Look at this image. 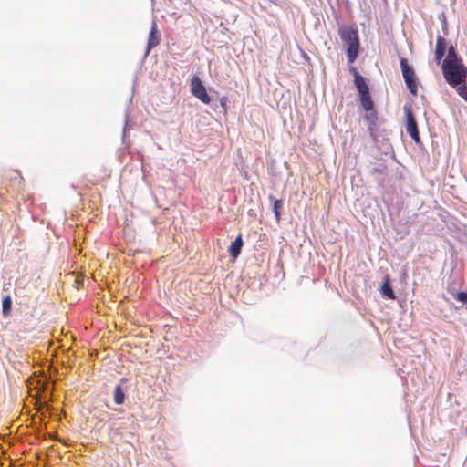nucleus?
Here are the masks:
<instances>
[{
  "mask_svg": "<svg viewBox=\"0 0 467 467\" xmlns=\"http://www.w3.org/2000/svg\"><path fill=\"white\" fill-rule=\"evenodd\" d=\"M384 283L381 286V293L383 296H387L389 299H395V293L389 285V277L386 275L384 278Z\"/></svg>",
  "mask_w": 467,
  "mask_h": 467,
  "instance_id": "10",
  "label": "nucleus"
},
{
  "mask_svg": "<svg viewBox=\"0 0 467 467\" xmlns=\"http://www.w3.org/2000/svg\"><path fill=\"white\" fill-rule=\"evenodd\" d=\"M447 48V41L444 37L438 36L436 39V47L434 57L437 64H440L442 60Z\"/></svg>",
  "mask_w": 467,
  "mask_h": 467,
  "instance_id": "7",
  "label": "nucleus"
},
{
  "mask_svg": "<svg viewBox=\"0 0 467 467\" xmlns=\"http://www.w3.org/2000/svg\"><path fill=\"white\" fill-rule=\"evenodd\" d=\"M225 99H223L222 101H221V104L223 105L224 104V100Z\"/></svg>",
  "mask_w": 467,
  "mask_h": 467,
  "instance_id": "19",
  "label": "nucleus"
},
{
  "mask_svg": "<svg viewBox=\"0 0 467 467\" xmlns=\"http://www.w3.org/2000/svg\"><path fill=\"white\" fill-rule=\"evenodd\" d=\"M406 130L415 142H420V134L414 115L410 108L405 109Z\"/></svg>",
  "mask_w": 467,
  "mask_h": 467,
  "instance_id": "5",
  "label": "nucleus"
},
{
  "mask_svg": "<svg viewBox=\"0 0 467 467\" xmlns=\"http://www.w3.org/2000/svg\"><path fill=\"white\" fill-rule=\"evenodd\" d=\"M338 34L343 42L348 45L347 54L349 63H353L358 55L359 39L358 32L351 26H341Z\"/></svg>",
  "mask_w": 467,
  "mask_h": 467,
  "instance_id": "2",
  "label": "nucleus"
},
{
  "mask_svg": "<svg viewBox=\"0 0 467 467\" xmlns=\"http://www.w3.org/2000/svg\"><path fill=\"white\" fill-rule=\"evenodd\" d=\"M191 92L203 104H210L211 98L207 93L206 88L198 76H193L191 79Z\"/></svg>",
  "mask_w": 467,
  "mask_h": 467,
  "instance_id": "4",
  "label": "nucleus"
},
{
  "mask_svg": "<svg viewBox=\"0 0 467 467\" xmlns=\"http://www.w3.org/2000/svg\"><path fill=\"white\" fill-rule=\"evenodd\" d=\"M400 67L404 81L410 92L416 96L418 94L417 78L414 69L408 64L406 58L401 57L400 60Z\"/></svg>",
  "mask_w": 467,
  "mask_h": 467,
  "instance_id": "3",
  "label": "nucleus"
},
{
  "mask_svg": "<svg viewBox=\"0 0 467 467\" xmlns=\"http://www.w3.org/2000/svg\"><path fill=\"white\" fill-rule=\"evenodd\" d=\"M359 97H360V102H361L363 109L367 111H372L374 103L371 99L369 90H368L364 93H360Z\"/></svg>",
  "mask_w": 467,
  "mask_h": 467,
  "instance_id": "9",
  "label": "nucleus"
},
{
  "mask_svg": "<svg viewBox=\"0 0 467 467\" xmlns=\"http://www.w3.org/2000/svg\"><path fill=\"white\" fill-rule=\"evenodd\" d=\"M269 200L273 201V212L275 213V217L276 222L280 221L281 211L283 209V201L282 200H274L272 195L269 196Z\"/></svg>",
  "mask_w": 467,
  "mask_h": 467,
  "instance_id": "12",
  "label": "nucleus"
},
{
  "mask_svg": "<svg viewBox=\"0 0 467 467\" xmlns=\"http://www.w3.org/2000/svg\"><path fill=\"white\" fill-rule=\"evenodd\" d=\"M442 74L447 83L456 88L457 94L467 101V67L462 60L460 61H442Z\"/></svg>",
  "mask_w": 467,
  "mask_h": 467,
  "instance_id": "1",
  "label": "nucleus"
},
{
  "mask_svg": "<svg viewBox=\"0 0 467 467\" xmlns=\"http://www.w3.org/2000/svg\"><path fill=\"white\" fill-rule=\"evenodd\" d=\"M12 299L10 296H6L2 301V311L5 317L8 316L11 311Z\"/></svg>",
  "mask_w": 467,
  "mask_h": 467,
  "instance_id": "15",
  "label": "nucleus"
},
{
  "mask_svg": "<svg viewBox=\"0 0 467 467\" xmlns=\"http://www.w3.org/2000/svg\"><path fill=\"white\" fill-rule=\"evenodd\" d=\"M125 392L122 389V386L120 384L117 385L114 389L113 398L114 402L117 405H122L125 401Z\"/></svg>",
  "mask_w": 467,
  "mask_h": 467,
  "instance_id": "11",
  "label": "nucleus"
},
{
  "mask_svg": "<svg viewBox=\"0 0 467 467\" xmlns=\"http://www.w3.org/2000/svg\"><path fill=\"white\" fill-rule=\"evenodd\" d=\"M369 121L368 130L371 137H375V126L377 122V113L372 110L369 114H367L365 117Z\"/></svg>",
  "mask_w": 467,
  "mask_h": 467,
  "instance_id": "14",
  "label": "nucleus"
},
{
  "mask_svg": "<svg viewBox=\"0 0 467 467\" xmlns=\"http://www.w3.org/2000/svg\"><path fill=\"white\" fill-rule=\"evenodd\" d=\"M243 244L244 242L242 235L239 234L228 248V252L234 259H236L239 256Z\"/></svg>",
  "mask_w": 467,
  "mask_h": 467,
  "instance_id": "8",
  "label": "nucleus"
},
{
  "mask_svg": "<svg viewBox=\"0 0 467 467\" xmlns=\"http://www.w3.org/2000/svg\"><path fill=\"white\" fill-rule=\"evenodd\" d=\"M354 82L358 91V94L369 90L364 78L360 74H357L356 78H354Z\"/></svg>",
  "mask_w": 467,
  "mask_h": 467,
  "instance_id": "13",
  "label": "nucleus"
},
{
  "mask_svg": "<svg viewBox=\"0 0 467 467\" xmlns=\"http://www.w3.org/2000/svg\"><path fill=\"white\" fill-rule=\"evenodd\" d=\"M454 297L461 302L467 303V293L466 292H458Z\"/></svg>",
  "mask_w": 467,
  "mask_h": 467,
  "instance_id": "17",
  "label": "nucleus"
},
{
  "mask_svg": "<svg viewBox=\"0 0 467 467\" xmlns=\"http://www.w3.org/2000/svg\"><path fill=\"white\" fill-rule=\"evenodd\" d=\"M161 41V34L158 31V26L155 21H152L150 35L148 37V43H147V51L146 53L149 54L150 51L156 47Z\"/></svg>",
  "mask_w": 467,
  "mask_h": 467,
  "instance_id": "6",
  "label": "nucleus"
},
{
  "mask_svg": "<svg viewBox=\"0 0 467 467\" xmlns=\"http://www.w3.org/2000/svg\"><path fill=\"white\" fill-rule=\"evenodd\" d=\"M462 60L461 57H459L456 49L454 47L451 46L448 48V54L445 59L443 61H460Z\"/></svg>",
  "mask_w": 467,
  "mask_h": 467,
  "instance_id": "16",
  "label": "nucleus"
},
{
  "mask_svg": "<svg viewBox=\"0 0 467 467\" xmlns=\"http://www.w3.org/2000/svg\"><path fill=\"white\" fill-rule=\"evenodd\" d=\"M349 70H350V72L353 74L354 78H356L357 74H359V73L358 72V70H357L355 67H351L349 68Z\"/></svg>",
  "mask_w": 467,
  "mask_h": 467,
  "instance_id": "18",
  "label": "nucleus"
}]
</instances>
